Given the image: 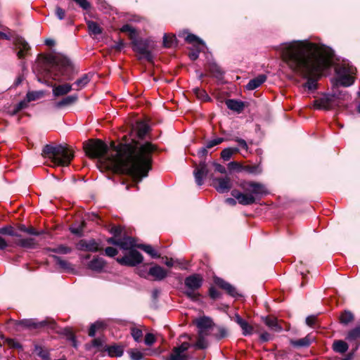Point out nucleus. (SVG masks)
Here are the masks:
<instances>
[{
  "mask_svg": "<svg viewBox=\"0 0 360 360\" xmlns=\"http://www.w3.org/2000/svg\"><path fill=\"white\" fill-rule=\"evenodd\" d=\"M155 146L149 142L139 146L132 139L117 145L112 142L110 148L101 140L91 141L85 151L90 158L98 159L97 166L101 171L127 174L136 181L148 176L151 169L152 153Z\"/></svg>",
  "mask_w": 360,
  "mask_h": 360,
  "instance_id": "f257e3e1",
  "label": "nucleus"
},
{
  "mask_svg": "<svg viewBox=\"0 0 360 360\" xmlns=\"http://www.w3.org/2000/svg\"><path fill=\"white\" fill-rule=\"evenodd\" d=\"M282 61L296 75L307 79L305 87L316 89V82L330 66L332 51L322 44L293 41L281 44Z\"/></svg>",
  "mask_w": 360,
  "mask_h": 360,
  "instance_id": "f03ea898",
  "label": "nucleus"
},
{
  "mask_svg": "<svg viewBox=\"0 0 360 360\" xmlns=\"http://www.w3.org/2000/svg\"><path fill=\"white\" fill-rule=\"evenodd\" d=\"M50 77L54 80L62 82L58 85L53 86V94L55 97L64 96L60 101L55 103L56 108H61L68 105V60L65 57L56 55L51 58V64L49 68Z\"/></svg>",
  "mask_w": 360,
  "mask_h": 360,
  "instance_id": "7ed1b4c3",
  "label": "nucleus"
},
{
  "mask_svg": "<svg viewBox=\"0 0 360 360\" xmlns=\"http://www.w3.org/2000/svg\"><path fill=\"white\" fill-rule=\"evenodd\" d=\"M239 186L243 191V193L236 189H233L231 191V195L234 198H226V203L231 205H235L236 204V200H237L238 203L240 205H250L255 202L257 197L267 193V191L264 185L259 182L243 181L239 184Z\"/></svg>",
  "mask_w": 360,
  "mask_h": 360,
  "instance_id": "20e7f679",
  "label": "nucleus"
},
{
  "mask_svg": "<svg viewBox=\"0 0 360 360\" xmlns=\"http://www.w3.org/2000/svg\"><path fill=\"white\" fill-rule=\"evenodd\" d=\"M42 155L48 165L64 167L68 161V147L62 145H46L42 150Z\"/></svg>",
  "mask_w": 360,
  "mask_h": 360,
  "instance_id": "39448f33",
  "label": "nucleus"
},
{
  "mask_svg": "<svg viewBox=\"0 0 360 360\" xmlns=\"http://www.w3.org/2000/svg\"><path fill=\"white\" fill-rule=\"evenodd\" d=\"M195 324L198 328V338L194 347L196 349H202L207 347V336L210 335L209 330L213 323L211 319L203 316L195 320Z\"/></svg>",
  "mask_w": 360,
  "mask_h": 360,
  "instance_id": "423d86ee",
  "label": "nucleus"
},
{
  "mask_svg": "<svg viewBox=\"0 0 360 360\" xmlns=\"http://www.w3.org/2000/svg\"><path fill=\"white\" fill-rule=\"evenodd\" d=\"M203 278L200 274H195L186 277L184 280L185 295L193 301L198 300L200 294L198 290L202 285Z\"/></svg>",
  "mask_w": 360,
  "mask_h": 360,
  "instance_id": "0eeeda50",
  "label": "nucleus"
},
{
  "mask_svg": "<svg viewBox=\"0 0 360 360\" xmlns=\"http://www.w3.org/2000/svg\"><path fill=\"white\" fill-rule=\"evenodd\" d=\"M336 72L339 77V83L342 86H349L354 82L356 69L348 63H342L336 68Z\"/></svg>",
  "mask_w": 360,
  "mask_h": 360,
  "instance_id": "6e6552de",
  "label": "nucleus"
},
{
  "mask_svg": "<svg viewBox=\"0 0 360 360\" xmlns=\"http://www.w3.org/2000/svg\"><path fill=\"white\" fill-rule=\"evenodd\" d=\"M143 256L136 250H129V253L122 257L117 258V262L122 264L129 266H135L143 262Z\"/></svg>",
  "mask_w": 360,
  "mask_h": 360,
  "instance_id": "1a4fd4ad",
  "label": "nucleus"
},
{
  "mask_svg": "<svg viewBox=\"0 0 360 360\" xmlns=\"http://www.w3.org/2000/svg\"><path fill=\"white\" fill-rule=\"evenodd\" d=\"M188 342H184L179 347H174L166 360H188L187 350L190 347Z\"/></svg>",
  "mask_w": 360,
  "mask_h": 360,
  "instance_id": "9d476101",
  "label": "nucleus"
},
{
  "mask_svg": "<svg viewBox=\"0 0 360 360\" xmlns=\"http://www.w3.org/2000/svg\"><path fill=\"white\" fill-rule=\"evenodd\" d=\"M133 49L134 51L140 54L143 58H146L148 61H153V55L148 49V44L146 41L143 40H134L132 42Z\"/></svg>",
  "mask_w": 360,
  "mask_h": 360,
  "instance_id": "9b49d317",
  "label": "nucleus"
},
{
  "mask_svg": "<svg viewBox=\"0 0 360 360\" xmlns=\"http://www.w3.org/2000/svg\"><path fill=\"white\" fill-rule=\"evenodd\" d=\"M215 189L221 193H227L232 187L231 180L229 177L217 178L213 181Z\"/></svg>",
  "mask_w": 360,
  "mask_h": 360,
  "instance_id": "f8f14e48",
  "label": "nucleus"
},
{
  "mask_svg": "<svg viewBox=\"0 0 360 360\" xmlns=\"http://www.w3.org/2000/svg\"><path fill=\"white\" fill-rule=\"evenodd\" d=\"M207 174L208 169L205 161L200 162L199 165L195 167L193 171V175L195 182L198 186H202L203 184V179L207 175Z\"/></svg>",
  "mask_w": 360,
  "mask_h": 360,
  "instance_id": "ddd939ff",
  "label": "nucleus"
},
{
  "mask_svg": "<svg viewBox=\"0 0 360 360\" xmlns=\"http://www.w3.org/2000/svg\"><path fill=\"white\" fill-rule=\"evenodd\" d=\"M77 248L83 251L97 252L101 248L95 240H81L77 245Z\"/></svg>",
  "mask_w": 360,
  "mask_h": 360,
  "instance_id": "4468645a",
  "label": "nucleus"
},
{
  "mask_svg": "<svg viewBox=\"0 0 360 360\" xmlns=\"http://www.w3.org/2000/svg\"><path fill=\"white\" fill-rule=\"evenodd\" d=\"M44 96L42 91H32L27 94V101L20 102L15 106V112H18L27 106V103L30 101L37 100Z\"/></svg>",
  "mask_w": 360,
  "mask_h": 360,
  "instance_id": "2eb2a0df",
  "label": "nucleus"
},
{
  "mask_svg": "<svg viewBox=\"0 0 360 360\" xmlns=\"http://www.w3.org/2000/svg\"><path fill=\"white\" fill-rule=\"evenodd\" d=\"M15 46L18 49L17 56L18 58L22 59L25 57L30 50L29 44L21 37L16 38Z\"/></svg>",
  "mask_w": 360,
  "mask_h": 360,
  "instance_id": "dca6fc26",
  "label": "nucleus"
},
{
  "mask_svg": "<svg viewBox=\"0 0 360 360\" xmlns=\"http://www.w3.org/2000/svg\"><path fill=\"white\" fill-rule=\"evenodd\" d=\"M90 81V77L87 74L83 75L75 82L69 84V92L72 90L79 91L84 88Z\"/></svg>",
  "mask_w": 360,
  "mask_h": 360,
  "instance_id": "f3484780",
  "label": "nucleus"
},
{
  "mask_svg": "<svg viewBox=\"0 0 360 360\" xmlns=\"http://www.w3.org/2000/svg\"><path fill=\"white\" fill-rule=\"evenodd\" d=\"M314 107L316 109L330 110L333 107L332 98L328 96H323L314 101Z\"/></svg>",
  "mask_w": 360,
  "mask_h": 360,
  "instance_id": "a211bd4d",
  "label": "nucleus"
},
{
  "mask_svg": "<svg viewBox=\"0 0 360 360\" xmlns=\"http://www.w3.org/2000/svg\"><path fill=\"white\" fill-rule=\"evenodd\" d=\"M148 275L155 280L161 281L167 276V272L162 267L155 265L150 269Z\"/></svg>",
  "mask_w": 360,
  "mask_h": 360,
  "instance_id": "6ab92c4d",
  "label": "nucleus"
},
{
  "mask_svg": "<svg viewBox=\"0 0 360 360\" xmlns=\"http://www.w3.org/2000/svg\"><path fill=\"white\" fill-rule=\"evenodd\" d=\"M234 320L243 330V334L244 335H250L253 333V327L249 324L248 321L242 319L239 315H236Z\"/></svg>",
  "mask_w": 360,
  "mask_h": 360,
  "instance_id": "aec40b11",
  "label": "nucleus"
},
{
  "mask_svg": "<svg viewBox=\"0 0 360 360\" xmlns=\"http://www.w3.org/2000/svg\"><path fill=\"white\" fill-rule=\"evenodd\" d=\"M214 283L217 286L226 290L230 295L235 296L236 295V288L224 280L217 278L214 279Z\"/></svg>",
  "mask_w": 360,
  "mask_h": 360,
  "instance_id": "412c9836",
  "label": "nucleus"
},
{
  "mask_svg": "<svg viewBox=\"0 0 360 360\" xmlns=\"http://www.w3.org/2000/svg\"><path fill=\"white\" fill-rule=\"evenodd\" d=\"M138 245L136 244L135 240L131 237H124L120 238L119 247L125 250H131L134 247H137Z\"/></svg>",
  "mask_w": 360,
  "mask_h": 360,
  "instance_id": "4be33fe9",
  "label": "nucleus"
},
{
  "mask_svg": "<svg viewBox=\"0 0 360 360\" xmlns=\"http://www.w3.org/2000/svg\"><path fill=\"white\" fill-rule=\"evenodd\" d=\"M108 354L111 357L122 356L124 353V346L120 345H112L106 348Z\"/></svg>",
  "mask_w": 360,
  "mask_h": 360,
  "instance_id": "5701e85b",
  "label": "nucleus"
},
{
  "mask_svg": "<svg viewBox=\"0 0 360 360\" xmlns=\"http://www.w3.org/2000/svg\"><path fill=\"white\" fill-rule=\"evenodd\" d=\"M13 243L15 245L26 248H33L35 244L34 240L33 238H22L20 235L18 237H16V239L13 241Z\"/></svg>",
  "mask_w": 360,
  "mask_h": 360,
  "instance_id": "b1692460",
  "label": "nucleus"
},
{
  "mask_svg": "<svg viewBox=\"0 0 360 360\" xmlns=\"http://www.w3.org/2000/svg\"><path fill=\"white\" fill-rule=\"evenodd\" d=\"M105 262L104 259L100 257H95L88 264L90 269L94 271H101L105 266Z\"/></svg>",
  "mask_w": 360,
  "mask_h": 360,
  "instance_id": "393cba45",
  "label": "nucleus"
},
{
  "mask_svg": "<svg viewBox=\"0 0 360 360\" xmlns=\"http://www.w3.org/2000/svg\"><path fill=\"white\" fill-rule=\"evenodd\" d=\"M266 77L265 75H260L258 77L250 80L246 86L247 89L254 90L257 89L266 81Z\"/></svg>",
  "mask_w": 360,
  "mask_h": 360,
  "instance_id": "a878e982",
  "label": "nucleus"
},
{
  "mask_svg": "<svg viewBox=\"0 0 360 360\" xmlns=\"http://www.w3.org/2000/svg\"><path fill=\"white\" fill-rule=\"evenodd\" d=\"M265 324L275 331H281L282 327L279 325L278 321L276 318L272 316H267L264 319Z\"/></svg>",
  "mask_w": 360,
  "mask_h": 360,
  "instance_id": "bb28decb",
  "label": "nucleus"
},
{
  "mask_svg": "<svg viewBox=\"0 0 360 360\" xmlns=\"http://www.w3.org/2000/svg\"><path fill=\"white\" fill-rule=\"evenodd\" d=\"M226 104L230 110L241 112L244 108L243 103L233 99H229L226 101Z\"/></svg>",
  "mask_w": 360,
  "mask_h": 360,
  "instance_id": "cd10ccee",
  "label": "nucleus"
},
{
  "mask_svg": "<svg viewBox=\"0 0 360 360\" xmlns=\"http://www.w3.org/2000/svg\"><path fill=\"white\" fill-rule=\"evenodd\" d=\"M20 324L28 328H37L45 326L44 321L37 322L34 319H24L20 321Z\"/></svg>",
  "mask_w": 360,
  "mask_h": 360,
  "instance_id": "c85d7f7f",
  "label": "nucleus"
},
{
  "mask_svg": "<svg viewBox=\"0 0 360 360\" xmlns=\"http://www.w3.org/2000/svg\"><path fill=\"white\" fill-rule=\"evenodd\" d=\"M333 349L335 352L343 354L348 349V345L343 340H336L333 344Z\"/></svg>",
  "mask_w": 360,
  "mask_h": 360,
  "instance_id": "c756f323",
  "label": "nucleus"
},
{
  "mask_svg": "<svg viewBox=\"0 0 360 360\" xmlns=\"http://www.w3.org/2000/svg\"><path fill=\"white\" fill-rule=\"evenodd\" d=\"M290 344L296 347H308L311 344V339L309 336H306L299 340H290Z\"/></svg>",
  "mask_w": 360,
  "mask_h": 360,
  "instance_id": "7c9ffc66",
  "label": "nucleus"
},
{
  "mask_svg": "<svg viewBox=\"0 0 360 360\" xmlns=\"http://www.w3.org/2000/svg\"><path fill=\"white\" fill-rule=\"evenodd\" d=\"M137 247L150 255L153 258H159L160 257V255L150 245L141 244L138 245Z\"/></svg>",
  "mask_w": 360,
  "mask_h": 360,
  "instance_id": "2f4dec72",
  "label": "nucleus"
},
{
  "mask_svg": "<svg viewBox=\"0 0 360 360\" xmlns=\"http://www.w3.org/2000/svg\"><path fill=\"white\" fill-rule=\"evenodd\" d=\"M239 152V149L238 148H224L221 153V158L225 160L228 161L231 159V156L234 153H237Z\"/></svg>",
  "mask_w": 360,
  "mask_h": 360,
  "instance_id": "473e14b6",
  "label": "nucleus"
},
{
  "mask_svg": "<svg viewBox=\"0 0 360 360\" xmlns=\"http://www.w3.org/2000/svg\"><path fill=\"white\" fill-rule=\"evenodd\" d=\"M346 339L349 341H356V340L360 339V326L356 327L349 330Z\"/></svg>",
  "mask_w": 360,
  "mask_h": 360,
  "instance_id": "72a5a7b5",
  "label": "nucleus"
},
{
  "mask_svg": "<svg viewBox=\"0 0 360 360\" xmlns=\"http://www.w3.org/2000/svg\"><path fill=\"white\" fill-rule=\"evenodd\" d=\"M354 320V315L349 311H343L340 316V321L342 324H348Z\"/></svg>",
  "mask_w": 360,
  "mask_h": 360,
  "instance_id": "f704fd0d",
  "label": "nucleus"
},
{
  "mask_svg": "<svg viewBox=\"0 0 360 360\" xmlns=\"http://www.w3.org/2000/svg\"><path fill=\"white\" fill-rule=\"evenodd\" d=\"M52 262L58 266L61 269H67V262L65 259L62 256L53 255L52 257Z\"/></svg>",
  "mask_w": 360,
  "mask_h": 360,
  "instance_id": "c9c22d12",
  "label": "nucleus"
},
{
  "mask_svg": "<svg viewBox=\"0 0 360 360\" xmlns=\"http://www.w3.org/2000/svg\"><path fill=\"white\" fill-rule=\"evenodd\" d=\"M186 41L188 43L196 44L198 46H204V43L202 42V41L193 34L187 35V37H186Z\"/></svg>",
  "mask_w": 360,
  "mask_h": 360,
  "instance_id": "e433bc0d",
  "label": "nucleus"
},
{
  "mask_svg": "<svg viewBox=\"0 0 360 360\" xmlns=\"http://www.w3.org/2000/svg\"><path fill=\"white\" fill-rule=\"evenodd\" d=\"M88 29L89 32L94 34H98L101 33V29L100 26L95 22H88Z\"/></svg>",
  "mask_w": 360,
  "mask_h": 360,
  "instance_id": "4c0bfd02",
  "label": "nucleus"
},
{
  "mask_svg": "<svg viewBox=\"0 0 360 360\" xmlns=\"http://www.w3.org/2000/svg\"><path fill=\"white\" fill-rule=\"evenodd\" d=\"M0 233L4 235L12 236L15 237H18L19 234H18L13 229L12 226H5L0 228Z\"/></svg>",
  "mask_w": 360,
  "mask_h": 360,
  "instance_id": "58836bf2",
  "label": "nucleus"
},
{
  "mask_svg": "<svg viewBox=\"0 0 360 360\" xmlns=\"http://www.w3.org/2000/svg\"><path fill=\"white\" fill-rule=\"evenodd\" d=\"M175 40V36L171 34H165L163 38V44L165 47L170 48L173 46Z\"/></svg>",
  "mask_w": 360,
  "mask_h": 360,
  "instance_id": "ea45409f",
  "label": "nucleus"
},
{
  "mask_svg": "<svg viewBox=\"0 0 360 360\" xmlns=\"http://www.w3.org/2000/svg\"><path fill=\"white\" fill-rule=\"evenodd\" d=\"M131 336L137 342H140L142 340L143 332L139 328H132L131 331Z\"/></svg>",
  "mask_w": 360,
  "mask_h": 360,
  "instance_id": "a19ab883",
  "label": "nucleus"
},
{
  "mask_svg": "<svg viewBox=\"0 0 360 360\" xmlns=\"http://www.w3.org/2000/svg\"><path fill=\"white\" fill-rule=\"evenodd\" d=\"M129 354L131 360H141L143 357V353L137 349H131Z\"/></svg>",
  "mask_w": 360,
  "mask_h": 360,
  "instance_id": "79ce46f5",
  "label": "nucleus"
},
{
  "mask_svg": "<svg viewBox=\"0 0 360 360\" xmlns=\"http://www.w3.org/2000/svg\"><path fill=\"white\" fill-rule=\"evenodd\" d=\"M224 141V139L223 138H216V139H214L212 140L207 141L205 146L207 147V148L211 149L212 148H213L217 145H219Z\"/></svg>",
  "mask_w": 360,
  "mask_h": 360,
  "instance_id": "37998d69",
  "label": "nucleus"
},
{
  "mask_svg": "<svg viewBox=\"0 0 360 360\" xmlns=\"http://www.w3.org/2000/svg\"><path fill=\"white\" fill-rule=\"evenodd\" d=\"M156 341V338L153 333H148L146 335L144 342L147 346H151Z\"/></svg>",
  "mask_w": 360,
  "mask_h": 360,
  "instance_id": "c03bdc74",
  "label": "nucleus"
},
{
  "mask_svg": "<svg viewBox=\"0 0 360 360\" xmlns=\"http://www.w3.org/2000/svg\"><path fill=\"white\" fill-rule=\"evenodd\" d=\"M227 330L224 327H218L217 332L214 333V336L218 339H221L227 336Z\"/></svg>",
  "mask_w": 360,
  "mask_h": 360,
  "instance_id": "a18cd8bd",
  "label": "nucleus"
},
{
  "mask_svg": "<svg viewBox=\"0 0 360 360\" xmlns=\"http://www.w3.org/2000/svg\"><path fill=\"white\" fill-rule=\"evenodd\" d=\"M194 92L196 96L202 100L205 101L208 98L207 94L204 90H202L200 89H194Z\"/></svg>",
  "mask_w": 360,
  "mask_h": 360,
  "instance_id": "49530a36",
  "label": "nucleus"
},
{
  "mask_svg": "<svg viewBox=\"0 0 360 360\" xmlns=\"http://www.w3.org/2000/svg\"><path fill=\"white\" fill-rule=\"evenodd\" d=\"M209 295L211 298L216 300L220 297V292L214 287H211L209 290Z\"/></svg>",
  "mask_w": 360,
  "mask_h": 360,
  "instance_id": "de8ad7c7",
  "label": "nucleus"
},
{
  "mask_svg": "<svg viewBox=\"0 0 360 360\" xmlns=\"http://www.w3.org/2000/svg\"><path fill=\"white\" fill-rule=\"evenodd\" d=\"M122 231V229L120 226H114L111 227L110 232L114 235V236L117 237L119 236Z\"/></svg>",
  "mask_w": 360,
  "mask_h": 360,
  "instance_id": "09e8293b",
  "label": "nucleus"
},
{
  "mask_svg": "<svg viewBox=\"0 0 360 360\" xmlns=\"http://www.w3.org/2000/svg\"><path fill=\"white\" fill-rule=\"evenodd\" d=\"M105 255L108 257H112L117 254V250L115 248L108 247L105 250Z\"/></svg>",
  "mask_w": 360,
  "mask_h": 360,
  "instance_id": "8fccbe9b",
  "label": "nucleus"
},
{
  "mask_svg": "<svg viewBox=\"0 0 360 360\" xmlns=\"http://www.w3.org/2000/svg\"><path fill=\"white\" fill-rule=\"evenodd\" d=\"M121 31L123 32H129L131 35L136 34V30L129 25H124L121 28Z\"/></svg>",
  "mask_w": 360,
  "mask_h": 360,
  "instance_id": "3c124183",
  "label": "nucleus"
},
{
  "mask_svg": "<svg viewBox=\"0 0 360 360\" xmlns=\"http://www.w3.org/2000/svg\"><path fill=\"white\" fill-rule=\"evenodd\" d=\"M6 343H7V345L10 347H12V348H20L21 347L20 345L19 342L15 341L13 339H6L5 340Z\"/></svg>",
  "mask_w": 360,
  "mask_h": 360,
  "instance_id": "603ef678",
  "label": "nucleus"
},
{
  "mask_svg": "<svg viewBox=\"0 0 360 360\" xmlns=\"http://www.w3.org/2000/svg\"><path fill=\"white\" fill-rule=\"evenodd\" d=\"M56 15L60 20H63L65 16V11L60 7L57 6L56 8Z\"/></svg>",
  "mask_w": 360,
  "mask_h": 360,
  "instance_id": "864d4df0",
  "label": "nucleus"
},
{
  "mask_svg": "<svg viewBox=\"0 0 360 360\" xmlns=\"http://www.w3.org/2000/svg\"><path fill=\"white\" fill-rule=\"evenodd\" d=\"M236 142H237L238 143V145L244 150H248V144L246 143V141L243 139H240V138H236L233 139Z\"/></svg>",
  "mask_w": 360,
  "mask_h": 360,
  "instance_id": "5fc2aeb1",
  "label": "nucleus"
},
{
  "mask_svg": "<svg viewBox=\"0 0 360 360\" xmlns=\"http://www.w3.org/2000/svg\"><path fill=\"white\" fill-rule=\"evenodd\" d=\"M240 167V165L237 162H231L228 164V168L230 170H238Z\"/></svg>",
  "mask_w": 360,
  "mask_h": 360,
  "instance_id": "6e6d98bb",
  "label": "nucleus"
},
{
  "mask_svg": "<svg viewBox=\"0 0 360 360\" xmlns=\"http://www.w3.org/2000/svg\"><path fill=\"white\" fill-rule=\"evenodd\" d=\"M316 322V317L314 316H309L306 319V323L312 327L315 325Z\"/></svg>",
  "mask_w": 360,
  "mask_h": 360,
  "instance_id": "4d7b16f0",
  "label": "nucleus"
},
{
  "mask_svg": "<svg viewBox=\"0 0 360 360\" xmlns=\"http://www.w3.org/2000/svg\"><path fill=\"white\" fill-rule=\"evenodd\" d=\"M120 238H117V237L114 236V237H111V238H108L107 239V243L108 244H112V245H115L119 246V245H120Z\"/></svg>",
  "mask_w": 360,
  "mask_h": 360,
  "instance_id": "13d9d810",
  "label": "nucleus"
},
{
  "mask_svg": "<svg viewBox=\"0 0 360 360\" xmlns=\"http://www.w3.org/2000/svg\"><path fill=\"white\" fill-rule=\"evenodd\" d=\"M207 150H208V148H207L206 146L202 147L200 149H199L198 151V156L200 158L206 156L207 154Z\"/></svg>",
  "mask_w": 360,
  "mask_h": 360,
  "instance_id": "bf43d9fd",
  "label": "nucleus"
},
{
  "mask_svg": "<svg viewBox=\"0 0 360 360\" xmlns=\"http://www.w3.org/2000/svg\"><path fill=\"white\" fill-rule=\"evenodd\" d=\"M214 165L215 167V169L217 172H220L221 174H225L226 173V169H225V167L223 165H221L220 164H218V163H214Z\"/></svg>",
  "mask_w": 360,
  "mask_h": 360,
  "instance_id": "052dcab7",
  "label": "nucleus"
},
{
  "mask_svg": "<svg viewBox=\"0 0 360 360\" xmlns=\"http://www.w3.org/2000/svg\"><path fill=\"white\" fill-rule=\"evenodd\" d=\"M245 169L250 172V173H252V174H257V173H259L260 172L258 171V167H255V166H248L245 167Z\"/></svg>",
  "mask_w": 360,
  "mask_h": 360,
  "instance_id": "680f3d73",
  "label": "nucleus"
},
{
  "mask_svg": "<svg viewBox=\"0 0 360 360\" xmlns=\"http://www.w3.org/2000/svg\"><path fill=\"white\" fill-rule=\"evenodd\" d=\"M197 52H191L189 53V57L192 60H195L198 57V52L200 51V46L197 47Z\"/></svg>",
  "mask_w": 360,
  "mask_h": 360,
  "instance_id": "e2e57ef3",
  "label": "nucleus"
},
{
  "mask_svg": "<svg viewBox=\"0 0 360 360\" xmlns=\"http://www.w3.org/2000/svg\"><path fill=\"white\" fill-rule=\"evenodd\" d=\"M91 344L94 347H100L102 345V340L101 339L96 338L92 340Z\"/></svg>",
  "mask_w": 360,
  "mask_h": 360,
  "instance_id": "0e129e2a",
  "label": "nucleus"
},
{
  "mask_svg": "<svg viewBox=\"0 0 360 360\" xmlns=\"http://www.w3.org/2000/svg\"><path fill=\"white\" fill-rule=\"evenodd\" d=\"M68 338H69V342H71L72 345L75 347H77V345H76V340H75V336L74 335L72 334V332H70L69 330V336H68Z\"/></svg>",
  "mask_w": 360,
  "mask_h": 360,
  "instance_id": "69168bd1",
  "label": "nucleus"
},
{
  "mask_svg": "<svg viewBox=\"0 0 360 360\" xmlns=\"http://www.w3.org/2000/svg\"><path fill=\"white\" fill-rule=\"evenodd\" d=\"M8 247V243L5 240L4 238H3L1 236H0V250H4Z\"/></svg>",
  "mask_w": 360,
  "mask_h": 360,
  "instance_id": "338daca9",
  "label": "nucleus"
},
{
  "mask_svg": "<svg viewBox=\"0 0 360 360\" xmlns=\"http://www.w3.org/2000/svg\"><path fill=\"white\" fill-rule=\"evenodd\" d=\"M260 339L264 342L269 341L270 340V334L268 333H264L260 335Z\"/></svg>",
  "mask_w": 360,
  "mask_h": 360,
  "instance_id": "774afa93",
  "label": "nucleus"
}]
</instances>
